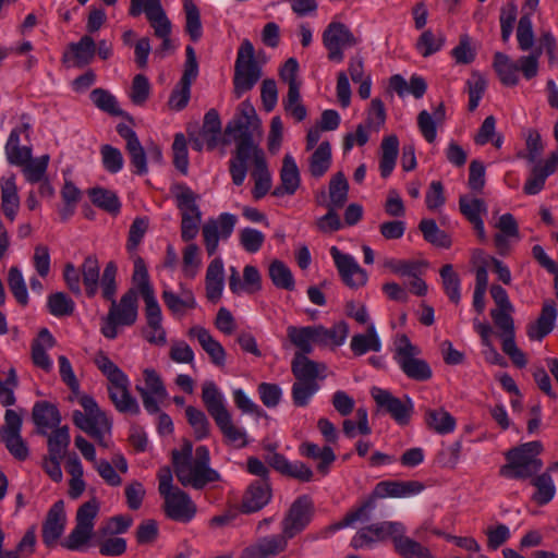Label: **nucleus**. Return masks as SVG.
<instances>
[{
	"instance_id": "nucleus-31",
	"label": "nucleus",
	"mask_w": 558,
	"mask_h": 558,
	"mask_svg": "<svg viewBox=\"0 0 558 558\" xmlns=\"http://www.w3.org/2000/svg\"><path fill=\"white\" fill-rule=\"evenodd\" d=\"M393 548L401 558H434L427 547L405 535L404 525L395 539Z\"/></svg>"
},
{
	"instance_id": "nucleus-33",
	"label": "nucleus",
	"mask_w": 558,
	"mask_h": 558,
	"mask_svg": "<svg viewBox=\"0 0 558 558\" xmlns=\"http://www.w3.org/2000/svg\"><path fill=\"white\" fill-rule=\"evenodd\" d=\"M350 349L355 356H362L369 351L379 352L381 341L374 324H371L365 333H356L352 337Z\"/></svg>"
},
{
	"instance_id": "nucleus-34",
	"label": "nucleus",
	"mask_w": 558,
	"mask_h": 558,
	"mask_svg": "<svg viewBox=\"0 0 558 558\" xmlns=\"http://www.w3.org/2000/svg\"><path fill=\"white\" fill-rule=\"evenodd\" d=\"M161 298L173 315H183L186 310H193L197 306L194 293L190 289H182L181 295L166 289L162 291Z\"/></svg>"
},
{
	"instance_id": "nucleus-19",
	"label": "nucleus",
	"mask_w": 558,
	"mask_h": 558,
	"mask_svg": "<svg viewBox=\"0 0 558 558\" xmlns=\"http://www.w3.org/2000/svg\"><path fill=\"white\" fill-rule=\"evenodd\" d=\"M165 512L167 517L173 521L187 523L196 514L197 508L191 497L180 488H175L173 493L163 496Z\"/></svg>"
},
{
	"instance_id": "nucleus-39",
	"label": "nucleus",
	"mask_w": 558,
	"mask_h": 558,
	"mask_svg": "<svg viewBox=\"0 0 558 558\" xmlns=\"http://www.w3.org/2000/svg\"><path fill=\"white\" fill-rule=\"evenodd\" d=\"M5 155L9 163L24 167L32 159V148L20 146V131L13 129L5 144Z\"/></svg>"
},
{
	"instance_id": "nucleus-13",
	"label": "nucleus",
	"mask_w": 558,
	"mask_h": 558,
	"mask_svg": "<svg viewBox=\"0 0 558 558\" xmlns=\"http://www.w3.org/2000/svg\"><path fill=\"white\" fill-rule=\"evenodd\" d=\"M186 59L184 63L183 74L178 84L172 89L168 106L175 111L183 110L191 98V86L198 75V63L195 50L192 46L186 47Z\"/></svg>"
},
{
	"instance_id": "nucleus-62",
	"label": "nucleus",
	"mask_w": 558,
	"mask_h": 558,
	"mask_svg": "<svg viewBox=\"0 0 558 558\" xmlns=\"http://www.w3.org/2000/svg\"><path fill=\"white\" fill-rule=\"evenodd\" d=\"M100 155L104 168L109 173H118L123 169L124 159L121 150L109 144L100 147Z\"/></svg>"
},
{
	"instance_id": "nucleus-32",
	"label": "nucleus",
	"mask_w": 558,
	"mask_h": 558,
	"mask_svg": "<svg viewBox=\"0 0 558 558\" xmlns=\"http://www.w3.org/2000/svg\"><path fill=\"white\" fill-rule=\"evenodd\" d=\"M424 421L427 427L439 435H447L456 429V418L445 409H426Z\"/></svg>"
},
{
	"instance_id": "nucleus-61",
	"label": "nucleus",
	"mask_w": 558,
	"mask_h": 558,
	"mask_svg": "<svg viewBox=\"0 0 558 558\" xmlns=\"http://www.w3.org/2000/svg\"><path fill=\"white\" fill-rule=\"evenodd\" d=\"M133 283L136 284L142 298L154 294V288L149 281V275L142 257L137 256L134 260Z\"/></svg>"
},
{
	"instance_id": "nucleus-14",
	"label": "nucleus",
	"mask_w": 558,
	"mask_h": 558,
	"mask_svg": "<svg viewBox=\"0 0 558 558\" xmlns=\"http://www.w3.org/2000/svg\"><path fill=\"white\" fill-rule=\"evenodd\" d=\"M371 396L377 408L388 413L397 424L405 426L410 423L414 404L409 396L405 395L402 400L395 397L389 390L379 387H373Z\"/></svg>"
},
{
	"instance_id": "nucleus-27",
	"label": "nucleus",
	"mask_w": 558,
	"mask_h": 558,
	"mask_svg": "<svg viewBox=\"0 0 558 558\" xmlns=\"http://www.w3.org/2000/svg\"><path fill=\"white\" fill-rule=\"evenodd\" d=\"M189 336L197 339L202 349L208 354L210 362L214 365L218 367H223L226 365L227 353L225 348L206 328L199 326L192 327L189 330Z\"/></svg>"
},
{
	"instance_id": "nucleus-26",
	"label": "nucleus",
	"mask_w": 558,
	"mask_h": 558,
	"mask_svg": "<svg viewBox=\"0 0 558 558\" xmlns=\"http://www.w3.org/2000/svg\"><path fill=\"white\" fill-rule=\"evenodd\" d=\"M267 462L282 475L295 478L300 482H310L313 477V472L310 466L302 461L291 462L281 453L270 454L267 458Z\"/></svg>"
},
{
	"instance_id": "nucleus-49",
	"label": "nucleus",
	"mask_w": 558,
	"mask_h": 558,
	"mask_svg": "<svg viewBox=\"0 0 558 558\" xmlns=\"http://www.w3.org/2000/svg\"><path fill=\"white\" fill-rule=\"evenodd\" d=\"M349 183L343 172L339 171L329 181V202L326 206L342 208L348 201Z\"/></svg>"
},
{
	"instance_id": "nucleus-48",
	"label": "nucleus",
	"mask_w": 558,
	"mask_h": 558,
	"mask_svg": "<svg viewBox=\"0 0 558 558\" xmlns=\"http://www.w3.org/2000/svg\"><path fill=\"white\" fill-rule=\"evenodd\" d=\"M1 207L4 216L13 221L20 207V197L13 177L1 185Z\"/></svg>"
},
{
	"instance_id": "nucleus-29",
	"label": "nucleus",
	"mask_w": 558,
	"mask_h": 558,
	"mask_svg": "<svg viewBox=\"0 0 558 558\" xmlns=\"http://www.w3.org/2000/svg\"><path fill=\"white\" fill-rule=\"evenodd\" d=\"M280 179L281 185L272 191V195L280 197L294 194L300 185V173L294 158L289 154L283 158Z\"/></svg>"
},
{
	"instance_id": "nucleus-36",
	"label": "nucleus",
	"mask_w": 558,
	"mask_h": 558,
	"mask_svg": "<svg viewBox=\"0 0 558 558\" xmlns=\"http://www.w3.org/2000/svg\"><path fill=\"white\" fill-rule=\"evenodd\" d=\"M287 337L296 351L295 354H310L314 343V326L296 327L288 326Z\"/></svg>"
},
{
	"instance_id": "nucleus-57",
	"label": "nucleus",
	"mask_w": 558,
	"mask_h": 558,
	"mask_svg": "<svg viewBox=\"0 0 558 558\" xmlns=\"http://www.w3.org/2000/svg\"><path fill=\"white\" fill-rule=\"evenodd\" d=\"M460 213L468 219L470 223L482 220V213L487 211L485 202L481 198L461 195L459 197Z\"/></svg>"
},
{
	"instance_id": "nucleus-35",
	"label": "nucleus",
	"mask_w": 558,
	"mask_h": 558,
	"mask_svg": "<svg viewBox=\"0 0 558 558\" xmlns=\"http://www.w3.org/2000/svg\"><path fill=\"white\" fill-rule=\"evenodd\" d=\"M381 155L379 159L380 175L386 179L392 173L399 153V140L395 134L385 136L380 144Z\"/></svg>"
},
{
	"instance_id": "nucleus-10",
	"label": "nucleus",
	"mask_w": 558,
	"mask_h": 558,
	"mask_svg": "<svg viewBox=\"0 0 558 558\" xmlns=\"http://www.w3.org/2000/svg\"><path fill=\"white\" fill-rule=\"evenodd\" d=\"M403 530V523L396 521H381L371 523L359 529L350 541V546L355 549H372L378 543H385L395 539Z\"/></svg>"
},
{
	"instance_id": "nucleus-16",
	"label": "nucleus",
	"mask_w": 558,
	"mask_h": 558,
	"mask_svg": "<svg viewBox=\"0 0 558 558\" xmlns=\"http://www.w3.org/2000/svg\"><path fill=\"white\" fill-rule=\"evenodd\" d=\"M236 149L234 157L230 159V174L235 185H242L247 173V161L252 158L254 167H256V156L258 151H263L254 144V136L236 140Z\"/></svg>"
},
{
	"instance_id": "nucleus-60",
	"label": "nucleus",
	"mask_w": 558,
	"mask_h": 558,
	"mask_svg": "<svg viewBox=\"0 0 558 558\" xmlns=\"http://www.w3.org/2000/svg\"><path fill=\"white\" fill-rule=\"evenodd\" d=\"M8 286L16 301L25 306L28 303V292L22 271L13 266L9 270Z\"/></svg>"
},
{
	"instance_id": "nucleus-52",
	"label": "nucleus",
	"mask_w": 558,
	"mask_h": 558,
	"mask_svg": "<svg viewBox=\"0 0 558 558\" xmlns=\"http://www.w3.org/2000/svg\"><path fill=\"white\" fill-rule=\"evenodd\" d=\"M445 43L446 37L441 32L436 36L430 29H425L417 38L415 48L422 57L427 58L440 51Z\"/></svg>"
},
{
	"instance_id": "nucleus-55",
	"label": "nucleus",
	"mask_w": 558,
	"mask_h": 558,
	"mask_svg": "<svg viewBox=\"0 0 558 558\" xmlns=\"http://www.w3.org/2000/svg\"><path fill=\"white\" fill-rule=\"evenodd\" d=\"M185 416L187 423L193 428L197 440H202L209 436L210 423L202 410L193 405H189L185 408Z\"/></svg>"
},
{
	"instance_id": "nucleus-56",
	"label": "nucleus",
	"mask_w": 558,
	"mask_h": 558,
	"mask_svg": "<svg viewBox=\"0 0 558 558\" xmlns=\"http://www.w3.org/2000/svg\"><path fill=\"white\" fill-rule=\"evenodd\" d=\"M47 307L54 317H64L73 314L74 301L64 292H54L48 295Z\"/></svg>"
},
{
	"instance_id": "nucleus-37",
	"label": "nucleus",
	"mask_w": 558,
	"mask_h": 558,
	"mask_svg": "<svg viewBox=\"0 0 558 558\" xmlns=\"http://www.w3.org/2000/svg\"><path fill=\"white\" fill-rule=\"evenodd\" d=\"M493 66L505 86H515L519 83V65L513 62L506 53L496 52L494 54Z\"/></svg>"
},
{
	"instance_id": "nucleus-6",
	"label": "nucleus",
	"mask_w": 558,
	"mask_h": 558,
	"mask_svg": "<svg viewBox=\"0 0 558 558\" xmlns=\"http://www.w3.org/2000/svg\"><path fill=\"white\" fill-rule=\"evenodd\" d=\"M173 470L182 486L194 489H203L220 480V474L210 468V454L206 446L196 447L194 460Z\"/></svg>"
},
{
	"instance_id": "nucleus-50",
	"label": "nucleus",
	"mask_w": 558,
	"mask_h": 558,
	"mask_svg": "<svg viewBox=\"0 0 558 558\" xmlns=\"http://www.w3.org/2000/svg\"><path fill=\"white\" fill-rule=\"evenodd\" d=\"M94 535V529L75 523L74 529L61 542V546L72 551H84Z\"/></svg>"
},
{
	"instance_id": "nucleus-43",
	"label": "nucleus",
	"mask_w": 558,
	"mask_h": 558,
	"mask_svg": "<svg viewBox=\"0 0 558 558\" xmlns=\"http://www.w3.org/2000/svg\"><path fill=\"white\" fill-rule=\"evenodd\" d=\"M418 229L424 240L436 247L449 248L452 244L449 234L439 229L434 219H422L418 223Z\"/></svg>"
},
{
	"instance_id": "nucleus-46",
	"label": "nucleus",
	"mask_w": 558,
	"mask_h": 558,
	"mask_svg": "<svg viewBox=\"0 0 558 558\" xmlns=\"http://www.w3.org/2000/svg\"><path fill=\"white\" fill-rule=\"evenodd\" d=\"M221 133V121L215 109L208 110L204 116L201 136L206 141L207 148L213 150L217 147Z\"/></svg>"
},
{
	"instance_id": "nucleus-2",
	"label": "nucleus",
	"mask_w": 558,
	"mask_h": 558,
	"mask_svg": "<svg viewBox=\"0 0 558 558\" xmlns=\"http://www.w3.org/2000/svg\"><path fill=\"white\" fill-rule=\"evenodd\" d=\"M312 507L310 495L296 498L281 522V533L257 538L242 549L239 558H276L284 553L289 541L310 524Z\"/></svg>"
},
{
	"instance_id": "nucleus-42",
	"label": "nucleus",
	"mask_w": 558,
	"mask_h": 558,
	"mask_svg": "<svg viewBox=\"0 0 558 558\" xmlns=\"http://www.w3.org/2000/svg\"><path fill=\"white\" fill-rule=\"evenodd\" d=\"M215 423L221 432L226 444L232 445L238 449L244 448L248 445L245 429L233 424L231 414L220 418Z\"/></svg>"
},
{
	"instance_id": "nucleus-64",
	"label": "nucleus",
	"mask_w": 558,
	"mask_h": 558,
	"mask_svg": "<svg viewBox=\"0 0 558 558\" xmlns=\"http://www.w3.org/2000/svg\"><path fill=\"white\" fill-rule=\"evenodd\" d=\"M148 218L136 217L130 226L129 235L126 241V250L133 253L137 250L148 230Z\"/></svg>"
},
{
	"instance_id": "nucleus-41",
	"label": "nucleus",
	"mask_w": 558,
	"mask_h": 558,
	"mask_svg": "<svg viewBox=\"0 0 558 558\" xmlns=\"http://www.w3.org/2000/svg\"><path fill=\"white\" fill-rule=\"evenodd\" d=\"M87 193L92 203L98 208L111 215H118L120 213L121 202L116 192L97 186L89 189Z\"/></svg>"
},
{
	"instance_id": "nucleus-20",
	"label": "nucleus",
	"mask_w": 558,
	"mask_h": 558,
	"mask_svg": "<svg viewBox=\"0 0 558 558\" xmlns=\"http://www.w3.org/2000/svg\"><path fill=\"white\" fill-rule=\"evenodd\" d=\"M66 524V514L64 511V501H56L48 510L47 517L43 523L41 537L48 548L57 545L62 536Z\"/></svg>"
},
{
	"instance_id": "nucleus-15",
	"label": "nucleus",
	"mask_w": 558,
	"mask_h": 558,
	"mask_svg": "<svg viewBox=\"0 0 558 558\" xmlns=\"http://www.w3.org/2000/svg\"><path fill=\"white\" fill-rule=\"evenodd\" d=\"M357 43L350 28L340 22H331L323 33V44L327 49L330 62L341 63L344 59L343 49Z\"/></svg>"
},
{
	"instance_id": "nucleus-8",
	"label": "nucleus",
	"mask_w": 558,
	"mask_h": 558,
	"mask_svg": "<svg viewBox=\"0 0 558 558\" xmlns=\"http://www.w3.org/2000/svg\"><path fill=\"white\" fill-rule=\"evenodd\" d=\"M78 403L85 410V414L80 410L73 411L74 425L93 437L99 446L107 448L109 445L105 438V430L110 432L111 423L106 414L92 396H80Z\"/></svg>"
},
{
	"instance_id": "nucleus-21",
	"label": "nucleus",
	"mask_w": 558,
	"mask_h": 558,
	"mask_svg": "<svg viewBox=\"0 0 558 558\" xmlns=\"http://www.w3.org/2000/svg\"><path fill=\"white\" fill-rule=\"evenodd\" d=\"M376 508V499L371 493L364 500L357 506L350 509L339 522H336L327 526L322 534L327 537L329 534L335 533L341 529L353 526L356 522L369 521L372 512Z\"/></svg>"
},
{
	"instance_id": "nucleus-28",
	"label": "nucleus",
	"mask_w": 558,
	"mask_h": 558,
	"mask_svg": "<svg viewBox=\"0 0 558 558\" xmlns=\"http://www.w3.org/2000/svg\"><path fill=\"white\" fill-rule=\"evenodd\" d=\"M349 332L350 327L345 320H339L330 328L316 325V345L336 350L345 342Z\"/></svg>"
},
{
	"instance_id": "nucleus-44",
	"label": "nucleus",
	"mask_w": 558,
	"mask_h": 558,
	"mask_svg": "<svg viewBox=\"0 0 558 558\" xmlns=\"http://www.w3.org/2000/svg\"><path fill=\"white\" fill-rule=\"evenodd\" d=\"M90 99L101 111L116 117H125L133 122L132 117L119 108L117 98L108 90L104 88H95L90 93Z\"/></svg>"
},
{
	"instance_id": "nucleus-18",
	"label": "nucleus",
	"mask_w": 558,
	"mask_h": 558,
	"mask_svg": "<svg viewBox=\"0 0 558 558\" xmlns=\"http://www.w3.org/2000/svg\"><path fill=\"white\" fill-rule=\"evenodd\" d=\"M339 275L351 289H359L367 282V272L356 263L353 256L340 252L336 246L330 250Z\"/></svg>"
},
{
	"instance_id": "nucleus-4",
	"label": "nucleus",
	"mask_w": 558,
	"mask_h": 558,
	"mask_svg": "<svg viewBox=\"0 0 558 558\" xmlns=\"http://www.w3.org/2000/svg\"><path fill=\"white\" fill-rule=\"evenodd\" d=\"M94 363L108 379V395L117 411L133 415L140 414V405L130 392L128 375L104 351L97 352Z\"/></svg>"
},
{
	"instance_id": "nucleus-25",
	"label": "nucleus",
	"mask_w": 558,
	"mask_h": 558,
	"mask_svg": "<svg viewBox=\"0 0 558 558\" xmlns=\"http://www.w3.org/2000/svg\"><path fill=\"white\" fill-rule=\"evenodd\" d=\"M202 401L215 422L230 414L226 398L214 380H205L202 385Z\"/></svg>"
},
{
	"instance_id": "nucleus-17",
	"label": "nucleus",
	"mask_w": 558,
	"mask_h": 558,
	"mask_svg": "<svg viewBox=\"0 0 558 558\" xmlns=\"http://www.w3.org/2000/svg\"><path fill=\"white\" fill-rule=\"evenodd\" d=\"M254 106L250 100H244L239 105L238 112L230 120L225 129L227 135H231L234 141L253 136V131L258 126Z\"/></svg>"
},
{
	"instance_id": "nucleus-51",
	"label": "nucleus",
	"mask_w": 558,
	"mask_h": 558,
	"mask_svg": "<svg viewBox=\"0 0 558 558\" xmlns=\"http://www.w3.org/2000/svg\"><path fill=\"white\" fill-rule=\"evenodd\" d=\"M439 275L446 295L450 302L459 304L461 300V280L459 275L453 270V266L451 264L444 265L439 270Z\"/></svg>"
},
{
	"instance_id": "nucleus-11",
	"label": "nucleus",
	"mask_w": 558,
	"mask_h": 558,
	"mask_svg": "<svg viewBox=\"0 0 558 558\" xmlns=\"http://www.w3.org/2000/svg\"><path fill=\"white\" fill-rule=\"evenodd\" d=\"M291 372L295 377L292 386V400L296 407L306 405L314 393V361L307 354H294Z\"/></svg>"
},
{
	"instance_id": "nucleus-1",
	"label": "nucleus",
	"mask_w": 558,
	"mask_h": 558,
	"mask_svg": "<svg viewBox=\"0 0 558 558\" xmlns=\"http://www.w3.org/2000/svg\"><path fill=\"white\" fill-rule=\"evenodd\" d=\"M543 444L533 440L512 447L505 452L506 464L500 466L499 475L509 480H527L536 488L532 500L538 506L549 504L556 494V487L548 471L538 474L543 461L538 456L543 451Z\"/></svg>"
},
{
	"instance_id": "nucleus-3",
	"label": "nucleus",
	"mask_w": 558,
	"mask_h": 558,
	"mask_svg": "<svg viewBox=\"0 0 558 558\" xmlns=\"http://www.w3.org/2000/svg\"><path fill=\"white\" fill-rule=\"evenodd\" d=\"M117 271L116 263L109 262L101 276V294L111 305L100 330L110 340L118 337L119 326H132L137 319V292L134 289L128 290L119 302L116 300Z\"/></svg>"
},
{
	"instance_id": "nucleus-40",
	"label": "nucleus",
	"mask_w": 558,
	"mask_h": 558,
	"mask_svg": "<svg viewBox=\"0 0 558 558\" xmlns=\"http://www.w3.org/2000/svg\"><path fill=\"white\" fill-rule=\"evenodd\" d=\"M255 184L252 191L255 199L263 198L271 187V175L268 171L264 151H258L256 156V167L252 173Z\"/></svg>"
},
{
	"instance_id": "nucleus-53",
	"label": "nucleus",
	"mask_w": 558,
	"mask_h": 558,
	"mask_svg": "<svg viewBox=\"0 0 558 558\" xmlns=\"http://www.w3.org/2000/svg\"><path fill=\"white\" fill-rule=\"evenodd\" d=\"M269 277L274 286L278 289L292 291L294 289V278L290 268L281 260L275 259L269 265Z\"/></svg>"
},
{
	"instance_id": "nucleus-5",
	"label": "nucleus",
	"mask_w": 558,
	"mask_h": 558,
	"mask_svg": "<svg viewBox=\"0 0 558 558\" xmlns=\"http://www.w3.org/2000/svg\"><path fill=\"white\" fill-rule=\"evenodd\" d=\"M145 13L146 19L154 28L155 36L160 38L161 45L155 54L163 58L167 52L174 49L170 39L171 22L168 19L160 0H130L129 14L133 17Z\"/></svg>"
},
{
	"instance_id": "nucleus-23",
	"label": "nucleus",
	"mask_w": 558,
	"mask_h": 558,
	"mask_svg": "<svg viewBox=\"0 0 558 558\" xmlns=\"http://www.w3.org/2000/svg\"><path fill=\"white\" fill-rule=\"evenodd\" d=\"M271 499V488L268 480H256L247 487L242 502L243 513H254L263 509Z\"/></svg>"
},
{
	"instance_id": "nucleus-54",
	"label": "nucleus",
	"mask_w": 558,
	"mask_h": 558,
	"mask_svg": "<svg viewBox=\"0 0 558 558\" xmlns=\"http://www.w3.org/2000/svg\"><path fill=\"white\" fill-rule=\"evenodd\" d=\"M183 8L186 20L185 32L189 34L191 40L196 43L203 35L199 10L192 0H183Z\"/></svg>"
},
{
	"instance_id": "nucleus-24",
	"label": "nucleus",
	"mask_w": 558,
	"mask_h": 558,
	"mask_svg": "<svg viewBox=\"0 0 558 558\" xmlns=\"http://www.w3.org/2000/svg\"><path fill=\"white\" fill-rule=\"evenodd\" d=\"M145 302V316L147 325L153 329V333L146 336L149 343L165 345L167 342L166 330L162 328V313L160 305L154 294L143 298Z\"/></svg>"
},
{
	"instance_id": "nucleus-45",
	"label": "nucleus",
	"mask_w": 558,
	"mask_h": 558,
	"mask_svg": "<svg viewBox=\"0 0 558 558\" xmlns=\"http://www.w3.org/2000/svg\"><path fill=\"white\" fill-rule=\"evenodd\" d=\"M174 196L177 207L181 213V218L184 217V215L190 216V218H195L197 215L198 218H202V213L196 204L198 196L189 186L185 184L178 185Z\"/></svg>"
},
{
	"instance_id": "nucleus-38",
	"label": "nucleus",
	"mask_w": 558,
	"mask_h": 558,
	"mask_svg": "<svg viewBox=\"0 0 558 558\" xmlns=\"http://www.w3.org/2000/svg\"><path fill=\"white\" fill-rule=\"evenodd\" d=\"M81 275L83 277L86 295L94 298L98 292L99 282L101 283L100 267L95 255L85 257L81 266Z\"/></svg>"
},
{
	"instance_id": "nucleus-58",
	"label": "nucleus",
	"mask_w": 558,
	"mask_h": 558,
	"mask_svg": "<svg viewBox=\"0 0 558 558\" xmlns=\"http://www.w3.org/2000/svg\"><path fill=\"white\" fill-rule=\"evenodd\" d=\"M48 436V452L49 456H56V457H62L64 456L65 450L68 449L71 437L69 427L66 425L64 426H58L53 428V432Z\"/></svg>"
},
{
	"instance_id": "nucleus-7",
	"label": "nucleus",
	"mask_w": 558,
	"mask_h": 558,
	"mask_svg": "<svg viewBox=\"0 0 558 558\" xmlns=\"http://www.w3.org/2000/svg\"><path fill=\"white\" fill-rule=\"evenodd\" d=\"M395 345L393 360L409 379L424 383L433 377L430 365L427 361L418 357L420 348L413 344L407 335H399Z\"/></svg>"
},
{
	"instance_id": "nucleus-63",
	"label": "nucleus",
	"mask_w": 558,
	"mask_h": 558,
	"mask_svg": "<svg viewBox=\"0 0 558 558\" xmlns=\"http://www.w3.org/2000/svg\"><path fill=\"white\" fill-rule=\"evenodd\" d=\"M99 510L100 502L97 500V498H92L78 507L75 514V523L95 529V520L99 513Z\"/></svg>"
},
{
	"instance_id": "nucleus-12",
	"label": "nucleus",
	"mask_w": 558,
	"mask_h": 558,
	"mask_svg": "<svg viewBox=\"0 0 558 558\" xmlns=\"http://www.w3.org/2000/svg\"><path fill=\"white\" fill-rule=\"evenodd\" d=\"M23 418L15 410L7 409L4 425L0 427V440L8 451L19 461H25L29 456L27 444L21 436Z\"/></svg>"
},
{
	"instance_id": "nucleus-22",
	"label": "nucleus",
	"mask_w": 558,
	"mask_h": 558,
	"mask_svg": "<svg viewBox=\"0 0 558 558\" xmlns=\"http://www.w3.org/2000/svg\"><path fill=\"white\" fill-rule=\"evenodd\" d=\"M61 413L56 404L49 401H37L32 409V421L37 434L47 436L49 429L58 427L61 423Z\"/></svg>"
},
{
	"instance_id": "nucleus-59",
	"label": "nucleus",
	"mask_w": 558,
	"mask_h": 558,
	"mask_svg": "<svg viewBox=\"0 0 558 558\" xmlns=\"http://www.w3.org/2000/svg\"><path fill=\"white\" fill-rule=\"evenodd\" d=\"M133 523V519L128 514L110 517L104 525L98 529V535L106 537L109 535L118 536L128 532Z\"/></svg>"
},
{
	"instance_id": "nucleus-9",
	"label": "nucleus",
	"mask_w": 558,
	"mask_h": 558,
	"mask_svg": "<svg viewBox=\"0 0 558 558\" xmlns=\"http://www.w3.org/2000/svg\"><path fill=\"white\" fill-rule=\"evenodd\" d=\"M262 77V66L255 59L254 46L244 39L238 50L233 75V94L240 99L254 88Z\"/></svg>"
},
{
	"instance_id": "nucleus-30",
	"label": "nucleus",
	"mask_w": 558,
	"mask_h": 558,
	"mask_svg": "<svg viewBox=\"0 0 558 558\" xmlns=\"http://www.w3.org/2000/svg\"><path fill=\"white\" fill-rule=\"evenodd\" d=\"M558 315V311L554 301L543 304L541 314L536 323L527 329V336L532 340H542L549 335L554 327Z\"/></svg>"
},
{
	"instance_id": "nucleus-47",
	"label": "nucleus",
	"mask_w": 558,
	"mask_h": 558,
	"mask_svg": "<svg viewBox=\"0 0 558 558\" xmlns=\"http://www.w3.org/2000/svg\"><path fill=\"white\" fill-rule=\"evenodd\" d=\"M69 49L73 54L75 65L83 68L93 61L96 53V44L92 36L84 35L77 43H71Z\"/></svg>"
}]
</instances>
